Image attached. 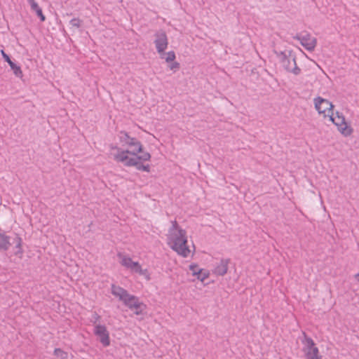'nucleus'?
Returning <instances> with one entry per match:
<instances>
[{"label": "nucleus", "mask_w": 359, "mask_h": 359, "mask_svg": "<svg viewBox=\"0 0 359 359\" xmlns=\"http://www.w3.org/2000/svg\"><path fill=\"white\" fill-rule=\"evenodd\" d=\"M180 65L179 62H175V60L173 62H171V63L169 65V68L170 70H172L174 72L180 69Z\"/></svg>", "instance_id": "nucleus-24"}, {"label": "nucleus", "mask_w": 359, "mask_h": 359, "mask_svg": "<svg viewBox=\"0 0 359 359\" xmlns=\"http://www.w3.org/2000/svg\"><path fill=\"white\" fill-rule=\"evenodd\" d=\"M154 45L158 53H163L168 46V39L163 30L157 31L155 34Z\"/></svg>", "instance_id": "nucleus-9"}, {"label": "nucleus", "mask_w": 359, "mask_h": 359, "mask_svg": "<svg viewBox=\"0 0 359 359\" xmlns=\"http://www.w3.org/2000/svg\"><path fill=\"white\" fill-rule=\"evenodd\" d=\"M1 55L4 57V59L5 60V61H6L8 63V65L13 62L11 60L10 57L6 53H5V52L4 50H1Z\"/></svg>", "instance_id": "nucleus-25"}, {"label": "nucleus", "mask_w": 359, "mask_h": 359, "mask_svg": "<svg viewBox=\"0 0 359 359\" xmlns=\"http://www.w3.org/2000/svg\"><path fill=\"white\" fill-rule=\"evenodd\" d=\"M27 2L30 5L31 10L36 13L40 20L41 22L45 21L46 17L43 14L42 9L40 8L37 2L35 0H27Z\"/></svg>", "instance_id": "nucleus-15"}, {"label": "nucleus", "mask_w": 359, "mask_h": 359, "mask_svg": "<svg viewBox=\"0 0 359 359\" xmlns=\"http://www.w3.org/2000/svg\"><path fill=\"white\" fill-rule=\"evenodd\" d=\"M189 269L191 271L192 276L196 277L200 273V270H201L198 265L194 263L191 264L189 266Z\"/></svg>", "instance_id": "nucleus-21"}, {"label": "nucleus", "mask_w": 359, "mask_h": 359, "mask_svg": "<svg viewBox=\"0 0 359 359\" xmlns=\"http://www.w3.org/2000/svg\"><path fill=\"white\" fill-rule=\"evenodd\" d=\"M54 354L56 356L60 358L61 359H67V353L59 348H55Z\"/></svg>", "instance_id": "nucleus-22"}, {"label": "nucleus", "mask_w": 359, "mask_h": 359, "mask_svg": "<svg viewBox=\"0 0 359 359\" xmlns=\"http://www.w3.org/2000/svg\"><path fill=\"white\" fill-rule=\"evenodd\" d=\"M15 240L16 242L15 248L17 250L16 252H15V254L21 257L23 254V250L22 248V238L19 236H17Z\"/></svg>", "instance_id": "nucleus-18"}, {"label": "nucleus", "mask_w": 359, "mask_h": 359, "mask_svg": "<svg viewBox=\"0 0 359 359\" xmlns=\"http://www.w3.org/2000/svg\"><path fill=\"white\" fill-rule=\"evenodd\" d=\"M229 260L222 259L219 263L215 266L213 273L217 276H224L228 271Z\"/></svg>", "instance_id": "nucleus-14"}, {"label": "nucleus", "mask_w": 359, "mask_h": 359, "mask_svg": "<svg viewBox=\"0 0 359 359\" xmlns=\"http://www.w3.org/2000/svg\"><path fill=\"white\" fill-rule=\"evenodd\" d=\"M118 139L123 146H126L131 150V155L136 156L143 151V145L140 140L135 137H131L129 133L125 130H121L118 133Z\"/></svg>", "instance_id": "nucleus-5"}, {"label": "nucleus", "mask_w": 359, "mask_h": 359, "mask_svg": "<svg viewBox=\"0 0 359 359\" xmlns=\"http://www.w3.org/2000/svg\"><path fill=\"white\" fill-rule=\"evenodd\" d=\"M170 223L171 226L166 235L168 245L178 255L184 258L188 257L191 250L187 245V231L178 224L176 220H172Z\"/></svg>", "instance_id": "nucleus-1"}, {"label": "nucleus", "mask_w": 359, "mask_h": 359, "mask_svg": "<svg viewBox=\"0 0 359 359\" xmlns=\"http://www.w3.org/2000/svg\"><path fill=\"white\" fill-rule=\"evenodd\" d=\"M158 54L160 55V57L161 59H164L167 63L173 62L176 58L175 53L173 50H170L168 53H165V51H164L163 53H158Z\"/></svg>", "instance_id": "nucleus-17"}, {"label": "nucleus", "mask_w": 359, "mask_h": 359, "mask_svg": "<svg viewBox=\"0 0 359 359\" xmlns=\"http://www.w3.org/2000/svg\"><path fill=\"white\" fill-rule=\"evenodd\" d=\"M111 292L114 296L122 302L130 310L133 311L135 315L142 314L143 311L146 309V305L137 297L128 293L126 289L112 284Z\"/></svg>", "instance_id": "nucleus-2"}, {"label": "nucleus", "mask_w": 359, "mask_h": 359, "mask_svg": "<svg viewBox=\"0 0 359 359\" xmlns=\"http://www.w3.org/2000/svg\"><path fill=\"white\" fill-rule=\"evenodd\" d=\"M110 155L113 159L117 163H121L125 166L132 167L133 165H136V156L131 155V151L128 149H123L116 145H110Z\"/></svg>", "instance_id": "nucleus-3"}, {"label": "nucleus", "mask_w": 359, "mask_h": 359, "mask_svg": "<svg viewBox=\"0 0 359 359\" xmlns=\"http://www.w3.org/2000/svg\"><path fill=\"white\" fill-rule=\"evenodd\" d=\"M355 278L359 283V272L355 275Z\"/></svg>", "instance_id": "nucleus-27"}, {"label": "nucleus", "mask_w": 359, "mask_h": 359, "mask_svg": "<svg viewBox=\"0 0 359 359\" xmlns=\"http://www.w3.org/2000/svg\"><path fill=\"white\" fill-rule=\"evenodd\" d=\"M9 65H10L11 69L13 70V74L17 77H19V78H22V77L23 74H22V72L21 68H20V66L17 65L13 62L10 63Z\"/></svg>", "instance_id": "nucleus-19"}, {"label": "nucleus", "mask_w": 359, "mask_h": 359, "mask_svg": "<svg viewBox=\"0 0 359 359\" xmlns=\"http://www.w3.org/2000/svg\"><path fill=\"white\" fill-rule=\"evenodd\" d=\"M70 25L76 28H79L81 26L82 21L77 18H73L70 20Z\"/></svg>", "instance_id": "nucleus-23"}, {"label": "nucleus", "mask_w": 359, "mask_h": 359, "mask_svg": "<svg viewBox=\"0 0 359 359\" xmlns=\"http://www.w3.org/2000/svg\"><path fill=\"white\" fill-rule=\"evenodd\" d=\"M94 334L99 337L100 341L104 346H109V333L105 325L100 324L96 325L94 327Z\"/></svg>", "instance_id": "nucleus-12"}, {"label": "nucleus", "mask_w": 359, "mask_h": 359, "mask_svg": "<svg viewBox=\"0 0 359 359\" xmlns=\"http://www.w3.org/2000/svg\"><path fill=\"white\" fill-rule=\"evenodd\" d=\"M294 39L298 40L302 46L309 51H313L317 45L316 38L312 36L309 33L297 34Z\"/></svg>", "instance_id": "nucleus-10"}, {"label": "nucleus", "mask_w": 359, "mask_h": 359, "mask_svg": "<svg viewBox=\"0 0 359 359\" xmlns=\"http://www.w3.org/2000/svg\"><path fill=\"white\" fill-rule=\"evenodd\" d=\"M329 120L337 127V130L344 137H349L353 133V128L346 121L344 114L338 111L333 113L328 118Z\"/></svg>", "instance_id": "nucleus-6"}, {"label": "nucleus", "mask_w": 359, "mask_h": 359, "mask_svg": "<svg viewBox=\"0 0 359 359\" xmlns=\"http://www.w3.org/2000/svg\"><path fill=\"white\" fill-rule=\"evenodd\" d=\"M313 103L316 111L324 118H329L334 113V105L327 99L318 96L313 99Z\"/></svg>", "instance_id": "nucleus-8"}, {"label": "nucleus", "mask_w": 359, "mask_h": 359, "mask_svg": "<svg viewBox=\"0 0 359 359\" xmlns=\"http://www.w3.org/2000/svg\"><path fill=\"white\" fill-rule=\"evenodd\" d=\"M151 157V154L147 151H144L140 154H137V156H136V165H133L132 167H135L138 170L149 172L150 165L148 164L144 165L142 162L150 161Z\"/></svg>", "instance_id": "nucleus-13"}, {"label": "nucleus", "mask_w": 359, "mask_h": 359, "mask_svg": "<svg viewBox=\"0 0 359 359\" xmlns=\"http://www.w3.org/2000/svg\"><path fill=\"white\" fill-rule=\"evenodd\" d=\"M281 63L287 72H291L294 75H299L301 73V69L297 67L294 57L287 56L283 54Z\"/></svg>", "instance_id": "nucleus-11"}, {"label": "nucleus", "mask_w": 359, "mask_h": 359, "mask_svg": "<svg viewBox=\"0 0 359 359\" xmlns=\"http://www.w3.org/2000/svg\"><path fill=\"white\" fill-rule=\"evenodd\" d=\"M209 276H210V271L208 270L201 269V270H200V273L198 274L196 278L200 281L203 282Z\"/></svg>", "instance_id": "nucleus-20"}, {"label": "nucleus", "mask_w": 359, "mask_h": 359, "mask_svg": "<svg viewBox=\"0 0 359 359\" xmlns=\"http://www.w3.org/2000/svg\"><path fill=\"white\" fill-rule=\"evenodd\" d=\"M100 316H99V315H97V313H95V314L94 315V318H95V323L96 321H98V320H100Z\"/></svg>", "instance_id": "nucleus-26"}, {"label": "nucleus", "mask_w": 359, "mask_h": 359, "mask_svg": "<svg viewBox=\"0 0 359 359\" xmlns=\"http://www.w3.org/2000/svg\"><path fill=\"white\" fill-rule=\"evenodd\" d=\"M117 256L120 259V264L129 269L133 273H138L140 276L144 277L147 280L151 279L150 273L147 269H142L141 264L138 262H134L128 255H123L122 253H118Z\"/></svg>", "instance_id": "nucleus-4"}, {"label": "nucleus", "mask_w": 359, "mask_h": 359, "mask_svg": "<svg viewBox=\"0 0 359 359\" xmlns=\"http://www.w3.org/2000/svg\"><path fill=\"white\" fill-rule=\"evenodd\" d=\"M304 339L302 340L304 344L303 352L304 353L306 359H322L319 355V350L316 346L313 340L308 337L305 332H303Z\"/></svg>", "instance_id": "nucleus-7"}, {"label": "nucleus", "mask_w": 359, "mask_h": 359, "mask_svg": "<svg viewBox=\"0 0 359 359\" xmlns=\"http://www.w3.org/2000/svg\"><path fill=\"white\" fill-rule=\"evenodd\" d=\"M10 246V236L0 231V251H6Z\"/></svg>", "instance_id": "nucleus-16"}]
</instances>
